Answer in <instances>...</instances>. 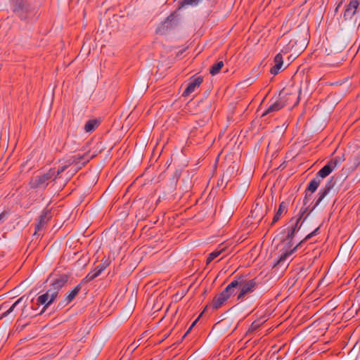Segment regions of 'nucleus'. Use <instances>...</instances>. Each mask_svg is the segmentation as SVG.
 <instances>
[{"label": "nucleus", "mask_w": 360, "mask_h": 360, "mask_svg": "<svg viewBox=\"0 0 360 360\" xmlns=\"http://www.w3.org/2000/svg\"><path fill=\"white\" fill-rule=\"evenodd\" d=\"M68 277L67 275H60L51 285V288L59 291L68 282Z\"/></svg>", "instance_id": "17"}, {"label": "nucleus", "mask_w": 360, "mask_h": 360, "mask_svg": "<svg viewBox=\"0 0 360 360\" xmlns=\"http://www.w3.org/2000/svg\"><path fill=\"white\" fill-rule=\"evenodd\" d=\"M224 251V248H221L220 250L217 249L216 250L213 251L210 254H209L206 262L207 264L212 262L215 258H217L218 256H219L221 252Z\"/></svg>", "instance_id": "28"}, {"label": "nucleus", "mask_w": 360, "mask_h": 360, "mask_svg": "<svg viewBox=\"0 0 360 360\" xmlns=\"http://www.w3.org/2000/svg\"><path fill=\"white\" fill-rule=\"evenodd\" d=\"M111 261L109 257H103L101 262L96 268L102 273L110 264Z\"/></svg>", "instance_id": "27"}, {"label": "nucleus", "mask_w": 360, "mask_h": 360, "mask_svg": "<svg viewBox=\"0 0 360 360\" xmlns=\"http://www.w3.org/2000/svg\"><path fill=\"white\" fill-rule=\"evenodd\" d=\"M335 180L334 177H331L326 184L325 186L322 188L319 193H318V198L316 200L314 205L311 207V210L308 213V214L310 212H312L315 208L321 203V202L324 199V198L329 193L330 190L335 186Z\"/></svg>", "instance_id": "6"}, {"label": "nucleus", "mask_w": 360, "mask_h": 360, "mask_svg": "<svg viewBox=\"0 0 360 360\" xmlns=\"http://www.w3.org/2000/svg\"><path fill=\"white\" fill-rule=\"evenodd\" d=\"M320 227H317L314 231L309 233L304 240H301L298 244L294 246L292 243V239L287 240V236L281 241V245H283V248L281 250V254L277 261L276 264L280 265L283 264L286 259L294 253L297 248L305 240H307L312 238L314 236H316L319 233Z\"/></svg>", "instance_id": "1"}, {"label": "nucleus", "mask_w": 360, "mask_h": 360, "mask_svg": "<svg viewBox=\"0 0 360 360\" xmlns=\"http://www.w3.org/2000/svg\"><path fill=\"white\" fill-rule=\"evenodd\" d=\"M262 210V206L259 205V204H256L255 208L251 211V217L254 219H257V217H259V221L262 220L263 218V215L258 216L259 212H260Z\"/></svg>", "instance_id": "30"}, {"label": "nucleus", "mask_w": 360, "mask_h": 360, "mask_svg": "<svg viewBox=\"0 0 360 360\" xmlns=\"http://www.w3.org/2000/svg\"><path fill=\"white\" fill-rule=\"evenodd\" d=\"M203 82V78L201 76H198L196 77H192L190 79L187 86L184 91L182 96H188L192 93H193L197 89H198L200 84Z\"/></svg>", "instance_id": "10"}, {"label": "nucleus", "mask_w": 360, "mask_h": 360, "mask_svg": "<svg viewBox=\"0 0 360 360\" xmlns=\"http://www.w3.org/2000/svg\"><path fill=\"white\" fill-rule=\"evenodd\" d=\"M101 271L98 270L96 268L94 269L93 271H90L86 277L83 279L82 282L84 283H88L98 277L101 274Z\"/></svg>", "instance_id": "26"}, {"label": "nucleus", "mask_w": 360, "mask_h": 360, "mask_svg": "<svg viewBox=\"0 0 360 360\" xmlns=\"http://www.w3.org/2000/svg\"><path fill=\"white\" fill-rule=\"evenodd\" d=\"M27 300V298H25L24 296L18 299L6 311H5L4 312L2 313L1 317L3 318V317H6V316H8V315H10L11 313L13 312L15 309L16 307H18L22 302H23V305L22 306L21 316L26 317L27 316V306L25 304Z\"/></svg>", "instance_id": "9"}, {"label": "nucleus", "mask_w": 360, "mask_h": 360, "mask_svg": "<svg viewBox=\"0 0 360 360\" xmlns=\"http://www.w3.org/2000/svg\"><path fill=\"white\" fill-rule=\"evenodd\" d=\"M7 213L6 212H3L0 214V222L3 221Z\"/></svg>", "instance_id": "33"}, {"label": "nucleus", "mask_w": 360, "mask_h": 360, "mask_svg": "<svg viewBox=\"0 0 360 360\" xmlns=\"http://www.w3.org/2000/svg\"><path fill=\"white\" fill-rule=\"evenodd\" d=\"M287 52V51H284L283 49L281 52L276 55L274 60V65L270 70V73L271 75H276L279 72L283 65L282 53H286Z\"/></svg>", "instance_id": "12"}, {"label": "nucleus", "mask_w": 360, "mask_h": 360, "mask_svg": "<svg viewBox=\"0 0 360 360\" xmlns=\"http://www.w3.org/2000/svg\"><path fill=\"white\" fill-rule=\"evenodd\" d=\"M300 221L298 219H295V217H292L290 223L292 224L290 226L288 227V232H287V240L293 239L295 234L296 232H297L302 226V224H300Z\"/></svg>", "instance_id": "13"}, {"label": "nucleus", "mask_w": 360, "mask_h": 360, "mask_svg": "<svg viewBox=\"0 0 360 360\" xmlns=\"http://www.w3.org/2000/svg\"><path fill=\"white\" fill-rule=\"evenodd\" d=\"M283 97L284 91H282L280 92L278 97L269 105L262 116L274 113L283 108L285 105V101H284Z\"/></svg>", "instance_id": "7"}, {"label": "nucleus", "mask_w": 360, "mask_h": 360, "mask_svg": "<svg viewBox=\"0 0 360 360\" xmlns=\"http://www.w3.org/2000/svg\"><path fill=\"white\" fill-rule=\"evenodd\" d=\"M55 180V174L52 171L49 170L46 173L34 176L30 181V186L32 189L44 190L48 186L49 182Z\"/></svg>", "instance_id": "5"}, {"label": "nucleus", "mask_w": 360, "mask_h": 360, "mask_svg": "<svg viewBox=\"0 0 360 360\" xmlns=\"http://www.w3.org/2000/svg\"><path fill=\"white\" fill-rule=\"evenodd\" d=\"M359 6L358 0H350L349 4L345 6L343 18L345 20H351L356 13Z\"/></svg>", "instance_id": "8"}, {"label": "nucleus", "mask_w": 360, "mask_h": 360, "mask_svg": "<svg viewBox=\"0 0 360 360\" xmlns=\"http://www.w3.org/2000/svg\"><path fill=\"white\" fill-rule=\"evenodd\" d=\"M174 15L170 14L166 20L160 24L156 32L160 34H164L165 30L172 29L174 25Z\"/></svg>", "instance_id": "15"}, {"label": "nucleus", "mask_w": 360, "mask_h": 360, "mask_svg": "<svg viewBox=\"0 0 360 360\" xmlns=\"http://www.w3.org/2000/svg\"><path fill=\"white\" fill-rule=\"evenodd\" d=\"M58 290H55L54 288H52L50 287V288L47 290L46 294H48V297L49 299L48 304H51L54 300L58 297Z\"/></svg>", "instance_id": "29"}, {"label": "nucleus", "mask_w": 360, "mask_h": 360, "mask_svg": "<svg viewBox=\"0 0 360 360\" xmlns=\"http://www.w3.org/2000/svg\"><path fill=\"white\" fill-rule=\"evenodd\" d=\"M198 320V318L195 320L192 324L190 326L189 328L187 330V331L186 332V333L184 335L183 338H184L189 333L190 331L192 330V328L195 326V325L196 324L197 321Z\"/></svg>", "instance_id": "32"}, {"label": "nucleus", "mask_w": 360, "mask_h": 360, "mask_svg": "<svg viewBox=\"0 0 360 360\" xmlns=\"http://www.w3.org/2000/svg\"><path fill=\"white\" fill-rule=\"evenodd\" d=\"M345 160V155L342 154L341 155L335 156V158L330 159L328 163L334 170L339 165H340Z\"/></svg>", "instance_id": "22"}, {"label": "nucleus", "mask_w": 360, "mask_h": 360, "mask_svg": "<svg viewBox=\"0 0 360 360\" xmlns=\"http://www.w3.org/2000/svg\"><path fill=\"white\" fill-rule=\"evenodd\" d=\"M49 299L50 298H49L48 294H46V292L38 297V298L37 299L36 305L37 306H39V305L44 304V306L43 307V309L38 314H40L43 313L46 310V308L49 305L51 304H48ZM37 314H36V315ZM35 316V314H32V316Z\"/></svg>", "instance_id": "19"}, {"label": "nucleus", "mask_w": 360, "mask_h": 360, "mask_svg": "<svg viewBox=\"0 0 360 360\" xmlns=\"http://www.w3.org/2000/svg\"><path fill=\"white\" fill-rule=\"evenodd\" d=\"M66 169V166L60 167L57 171L55 169H50L49 171H52L56 176V179L59 177V175L63 173Z\"/></svg>", "instance_id": "31"}, {"label": "nucleus", "mask_w": 360, "mask_h": 360, "mask_svg": "<svg viewBox=\"0 0 360 360\" xmlns=\"http://www.w3.org/2000/svg\"><path fill=\"white\" fill-rule=\"evenodd\" d=\"M288 206V203L287 202L283 201L280 203L278 209L273 218L271 224H274L277 221H278L283 213L287 212Z\"/></svg>", "instance_id": "18"}, {"label": "nucleus", "mask_w": 360, "mask_h": 360, "mask_svg": "<svg viewBox=\"0 0 360 360\" xmlns=\"http://www.w3.org/2000/svg\"><path fill=\"white\" fill-rule=\"evenodd\" d=\"M238 293V283L235 278L222 292L214 297L211 307L215 310L219 309L231 297Z\"/></svg>", "instance_id": "4"}, {"label": "nucleus", "mask_w": 360, "mask_h": 360, "mask_svg": "<svg viewBox=\"0 0 360 360\" xmlns=\"http://www.w3.org/2000/svg\"><path fill=\"white\" fill-rule=\"evenodd\" d=\"M99 122L97 120H90L84 125L86 132H91L96 129L98 126Z\"/></svg>", "instance_id": "24"}, {"label": "nucleus", "mask_w": 360, "mask_h": 360, "mask_svg": "<svg viewBox=\"0 0 360 360\" xmlns=\"http://www.w3.org/2000/svg\"><path fill=\"white\" fill-rule=\"evenodd\" d=\"M4 305H5V304H2V305L1 306V309L4 308Z\"/></svg>", "instance_id": "34"}, {"label": "nucleus", "mask_w": 360, "mask_h": 360, "mask_svg": "<svg viewBox=\"0 0 360 360\" xmlns=\"http://www.w3.org/2000/svg\"><path fill=\"white\" fill-rule=\"evenodd\" d=\"M311 194H305V196L303 199V205L300 208L299 213L297 214V217H295V219L300 221L303 218V221H304L307 217L311 213L310 212L309 214L308 213L311 210V207L309 208V205H308L310 200H311Z\"/></svg>", "instance_id": "11"}, {"label": "nucleus", "mask_w": 360, "mask_h": 360, "mask_svg": "<svg viewBox=\"0 0 360 360\" xmlns=\"http://www.w3.org/2000/svg\"><path fill=\"white\" fill-rule=\"evenodd\" d=\"M321 182V181L316 176L311 179L307 185V189L305 191L306 194H307V191H310L311 194L314 193L317 190Z\"/></svg>", "instance_id": "21"}, {"label": "nucleus", "mask_w": 360, "mask_h": 360, "mask_svg": "<svg viewBox=\"0 0 360 360\" xmlns=\"http://www.w3.org/2000/svg\"><path fill=\"white\" fill-rule=\"evenodd\" d=\"M51 218V212L49 210H44L39 217L38 223L35 226V232L34 235H36L38 231H41Z\"/></svg>", "instance_id": "14"}, {"label": "nucleus", "mask_w": 360, "mask_h": 360, "mask_svg": "<svg viewBox=\"0 0 360 360\" xmlns=\"http://www.w3.org/2000/svg\"><path fill=\"white\" fill-rule=\"evenodd\" d=\"M11 9L22 20L32 19L36 15L35 8L27 0H11Z\"/></svg>", "instance_id": "2"}, {"label": "nucleus", "mask_w": 360, "mask_h": 360, "mask_svg": "<svg viewBox=\"0 0 360 360\" xmlns=\"http://www.w3.org/2000/svg\"><path fill=\"white\" fill-rule=\"evenodd\" d=\"M202 1V0H179V8H181L196 6Z\"/></svg>", "instance_id": "23"}, {"label": "nucleus", "mask_w": 360, "mask_h": 360, "mask_svg": "<svg viewBox=\"0 0 360 360\" xmlns=\"http://www.w3.org/2000/svg\"><path fill=\"white\" fill-rule=\"evenodd\" d=\"M81 288H82V285H81V283H79L77 286H75L73 290H72L70 292H69L66 294L65 300L63 301H62L59 304V305L63 307V306H65L66 304L70 303L75 298V297L78 295V293L81 290Z\"/></svg>", "instance_id": "16"}, {"label": "nucleus", "mask_w": 360, "mask_h": 360, "mask_svg": "<svg viewBox=\"0 0 360 360\" xmlns=\"http://www.w3.org/2000/svg\"><path fill=\"white\" fill-rule=\"evenodd\" d=\"M333 171V168L327 163L316 174V176L321 181L328 176Z\"/></svg>", "instance_id": "20"}, {"label": "nucleus", "mask_w": 360, "mask_h": 360, "mask_svg": "<svg viewBox=\"0 0 360 360\" xmlns=\"http://www.w3.org/2000/svg\"><path fill=\"white\" fill-rule=\"evenodd\" d=\"M224 66V62L222 60H219L213 64L210 69V73L212 75H215L219 72L221 69Z\"/></svg>", "instance_id": "25"}, {"label": "nucleus", "mask_w": 360, "mask_h": 360, "mask_svg": "<svg viewBox=\"0 0 360 360\" xmlns=\"http://www.w3.org/2000/svg\"><path fill=\"white\" fill-rule=\"evenodd\" d=\"M236 281L238 288V301H243L245 296L253 292L259 285L256 278L248 279L245 275L236 276Z\"/></svg>", "instance_id": "3"}]
</instances>
